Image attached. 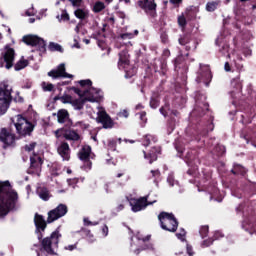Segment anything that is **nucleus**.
Returning a JSON list of instances; mask_svg holds the SVG:
<instances>
[{
  "label": "nucleus",
  "mask_w": 256,
  "mask_h": 256,
  "mask_svg": "<svg viewBox=\"0 0 256 256\" xmlns=\"http://www.w3.org/2000/svg\"><path fill=\"white\" fill-rule=\"evenodd\" d=\"M19 194L13 190L9 180L0 181V217H5L10 211H17Z\"/></svg>",
  "instance_id": "1"
},
{
  "label": "nucleus",
  "mask_w": 256,
  "mask_h": 256,
  "mask_svg": "<svg viewBox=\"0 0 256 256\" xmlns=\"http://www.w3.org/2000/svg\"><path fill=\"white\" fill-rule=\"evenodd\" d=\"M236 213H242L241 229L253 235L256 233V212L251 202L246 201L236 207Z\"/></svg>",
  "instance_id": "2"
},
{
  "label": "nucleus",
  "mask_w": 256,
  "mask_h": 256,
  "mask_svg": "<svg viewBox=\"0 0 256 256\" xmlns=\"http://www.w3.org/2000/svg\"><path fill=\"white\" fill-rule=\"evenodd\" d=\"M158 220L160 222L161 229L169 231V233H175L179 228V221H177V218H175L173 213L160 212Z\"/></svg>",
  "instance_id": "3"
},
{
  "label": "nucleus",
  "mask_w": 256,
  "mask_h": 256,
  "mask_svg": "<svg viewBox=\"0 0 256 256\" xmlns=\"http://www.w3.org/2000/svg\"><path fill=\"white\" fill-rule=\"evenodd\" d=\"M16 132L20 137H31L33 131H35L36 123L29 121V119L18 115L17 122L14 124Z\"/></svg>",
  "instance_id": "4"
},
{
  "label": "nucleus",
  "mask_w": 256,
  "mask_h": 256,
  "mask_svg": "<svg viewBox=\"0 0 256 256\" xmlns=\"http://www.w3.org/2000/svg\"><path fill=\"white\" fill-rule=\"evenodd\" d=\"M23 43L28 45L29 47H38V51L40 53H47V42L37 35L28 34L23 36L22 38Z\"/></svg>",
  "instance_id": "5"
},
{
  "label": "nucleus",
  "mask_w": 256,
  "mask_h": 256,
  "mask_svg": "<svg viewBox=\"0 0 256 256\" xmlns=\"http://www.w3.org/2000/svg\"><path fill=\"white\" fill-rule=\"evenodd\" d=\"M11 101H13V97L11 96V90L4 86V88H0V115H5L11 105Z\"/></svg>",
  "instance_id": "6"
},
{
  "label": "nucleus",
  "mask_w": 256,
  "mask_h": 256,
  "mask_svg": "<svg viewBox=\"0 0 256 256\" xmlns=\"http://www.w3.org/2000/svg\"><path fill=\"white\" fill-rule=\"evenodd\" d=\"M59 237H61V234H59V231H54L50 235V237H46L42 239L41 245L42 249L48 253V255H55V251L53 250V243H59Z\"/></svg>",
  "instance_id": "7"
},
{
  "label": "nucleus",
  "mask_w": 256,
  "mask_h": 256,
  "mask_svg": "<svg viewBox=\"0 0 256 256\" xmlns=\"http://www.w3.org/2000/svg\"><path fill=\"white\" fill-rule=\"evenodd\" d=\"M137 5L148 17H157V3L155 0H138Z\"/></svg>",
  "instance_id": "8"
},
{
  "label": "nucleus",
  "mask_w": 256,
  "mask_h": 256,
  "mask_svg": "<svg viewBox=\"0 0 256 256\" xmlns=\"http://www.w3.org/2000/svg\"><path fill=\"white\" fill-rule=\"evenodd\" d=\"M6 51L2 53V57L0 59L1 67H5V69H11L15 63V49L6 46Z\"/></svg>",
  "instance_id": "9"
},
{
  "label": "nucleus",
  "mask_w": 256,
  "mask_h": 256,
  "mask_svg": "<svg viewBox=\"0 0 256 256\" xmlns=\"http://www.w3.org/2000/svg\"><path fill=\"white\" fill-rule=\"evenodd\" d=\"M69 211V208L65 204H59L56 208L48 212L47 223H53L61 217H65Z\"/></svg>",
  "instance_id": "10"
},
{
  "label": "nucleus",
  "mask_w": 256,
  "mask_h": 256,
  "mask_svg": "<svg viewBox=\"0 0 256 256\" xmlns=\"http://www.w3.org/2000/svg\"><path fill=\"white\" fill-rule=\"evenodd\" d=\"M185 161L187 165L191 167L186 172L187 175H189L190 177H195L197 175V171H199V167L197 166V163H199V158L197 157V155H195V153H193V151H191L187 152L185 156Z\"/></svg>",
  "instance_id": "11"
},
{
  "label": "nucleus",
  "mask_w": 256,
  "mask_h": 256,
  "mask_svg": "<svg viewBox=\"0 0 256 256\" xmlns=\"http://www.w3.org/2000/svg\"><path fill=\"white\" fill-rule=\"evenodd\" d=\"M55 135L57 139L59 137H63L66 139V141H80L81 135H79V132L76 130H73L71 128H61L55 131Z\"/></svg>",
  "instance_id": "12"
},
{
  "label": "nucleus",
  "mask_w": 256,
  "mask_h": 256,
  "mask_svg": "<svg viewBox=\"0 0 256 256\" xmlns=\"http://www.w3.org/2000/svg\"><path fill=\"white\" fill-rule=\"evenodd\" d=\"M127 201H129L130 207H132L133 213H139V211H143V209H147L149 205H153V202L147 201V197H140L138 199L127 197Z\"/></svg>",
  "instance_id": "13"
},
{
  "label": "nucleus",
  "mask_w": 256,
  "mask_h": 256,
  "mask_svg": "<svg viewBox=\"0 0 256 256\" xmlns=\"http://www.w3.org/2000/svg\"><path fill=\"white\" fill-rule=\"evenodd\" d=\"M0 141L4 144V149L15 147V134L7 128H2L0 131Z\"/></svg>",
  "instance_id": "14"
},
{
  "label": "nucleus",
  "mask_w": 256,
  "mask_h": 256,
  "mask_svg": "<svg viewBox=\"0 0 256 256\" xmlns=\"http://www.w3.org/2000/svg\"><path fill=\"white\" fill-rule=\"evenodd\" d=\"M197 79L205 85H209L211 83V79H213V74L211 73V68L209 65L200 64V69L198 71V77Z\"/></svg>",
  "instance_id": "15"
},
{
  "label": "nucleus",
  "mask_w": 256,
  "mask_h": 256,
  "mask_svg": "<svg viewBox=\"0 0 256 256\" xmlns=\"http://www.w3.org/2000/svg\"><path fill=\"white\" fill-rule=\"evenodd\" d=\"M48 77H52V79H59L60 77H64L66 79H73V74L67 73L65 63H61L57 66V69H53L48 72Z\"/></svg>",
  "instance_id": "16"
},
{
  "label": "nucleus",
  "mask_w": 256,
  "mask_h": 256,
  "mask_svg": "<svg viewBox=\"0 0 256 256\" xmlns=\"http://www.w3.org/2000/svg\"><path fill=\"white\" fill-rule=\"evenodd\" d=\"M43 158L35 152L30 156V168L28 173H39L43 167Z\"/></svg>",
  "instance_id": "17"
},
{
  "label": "nucleus",
  "mask_w": 256,
  "mask_h": 256,
  "mask_svg": "<svg viewBox=\"0 0 256 256\" xmlns=\"http://www.w3.org/2000/svg\"><path fill=\"white\" fill-rule=\"evenodd\" d=\"M97 123H101L103 129H113L115 122L106 111H99L96 118Z\"/></svg>",
  "instance_id": "18"
},
{
  "label": "nucleus",
  "mask_w": 256,
  "mask_h": 256,
  "mask_svg": "<svg viewBox=\"0 0 256 256\" xmlns=\"http://www.w3.org/2000/svg\"><path fill=\"white\" fill-rule=\"evenodd\" d=\"M87 101H89V103H95L97 102V98H95V96H85L83 98H78L74 100L72 99V102L70 105H72V107H74L76 111H82Z\"/></svg>",
  "instance_id": "19"
},
{
  "label": "nucleus",
  "mask_w": 256,
  "mask_h": 256,
  "mask_svg": "<svg viewBox=\"0 0 256 256\" xmlns=\"http://www.w3.org/2000/svg\"><path fill=\"white\" fill-rule=\"evenodd\" d=\"M161 146H153L148 152L143 151L144 159L148 161L150 165L157 161L159 155H161Z\"/></svg>",
  "instance_id": "20"
},
{
  "label": "nucleus",
  "mask_w": 256,
  "mask_h": 256,
  "mask_svg": "<svg viewBox=\"0 0 256 256\" xmlns=\"http://www.w3.org/2000/svg\"><path fill=\"white\" fill-rule=\"evenodd\" d=\"M256 133V125L252 124L250 126H246L242 129L240 133V137L246 141V143H251L255 137Z\"/></svg>",
  "instance_id": "21"
},
{
  "label": "nucleus",
  "mask_w": 256,
  "mask_h": 256,
  "mask_svg": "<svg viewBox=\"0 0 256 256\" xmlns=\"http://www.w3.org/2000/svg\"><path fill=\"white\" fill-rule=\"evenodd\" d=\"M57 153L62 157L63 161H69L71 159V148L69 143L62 141L57 147Z\"/></svg>",
  "instance_id": "22"
},
{
  "label": "nucleus",
  "mask_w": 256,
  "mask_h": 256,
  "mask_svg": "<svg viewBox=\"0 0 256 256\" xmlns=\"http://www.w3.org/2000/svg\"><path fill=\"white\" fill-rule=\"evenodd\" d=\"M47 223L49 222L45 221L43 215L36 213L34 216V224L36 227L35 233H41V231H45V229H47Z\"/></svg>",
  "instance_id": "23"
},
{
  "label": "nucleus",
  "mask_w": 256,
  "mask_h": 256,
  "mask_svg": "<svg viewBox=\"0 0 256 256\" xmlns=\"http://www.w3.org/2000/svg\"><path fill=\"white\" fill-rule=\"evenodd\" d=\"M36 194L42 199V201H49L51 197H53L49 191V188L45 186H38L36 188Z\"/></svg>",
  "instance_id": "24"
},
{
  "label": "nucleus",
  "mask_w": 256,
  "mask_h": 256,
  "mask_svg": "<svg viewBox=\"0 0 256 256\" xmlns=\"http://www.w3.org/2000/svg\"><path fill=\"white\" fill-rule=\"evenodd\" d=\"M129 52L127 50H122L119 53V61H118V68L122 69L125 68L127 65H129Z\"/></svg>",
  "instance_id": "25"
},
{
  "label": "nucleus",
  "mask_w": 256,
  "mask_h": 256,
  "mask_svg": "<svg viewBox=\"0 0 256 256\" xmlns=\"http://www.w3.org/2000/svg\"><path fill=\"white\" fill-rule=\"evenodd\" d=\"M70 115H69V111H67V109H60L57 112V121L60 124L63 123H67V121H69V123H73L71 122V119H69Z\"/></svg>",
  "instance_id": "26"
},
{
  "label": "nucleus",
  "mask_w": 256,
  "mask_h": 256,
  "mask_svg": "<svg viewBox=\"0 0 256 256\" xmlns=\"http://www.w3.org/2000/svg\"><path fill=\"white\" fill-rule=\"evenodd\" d=\"M178 42L179 45L185 46V51H191V46H189V43H191V34L184 33L180 35Z\"/></svg>",
  "instance_id": "27"
},
{
  "label": "nucleus",
  "mask_w": 256,
  "mask_h": 256,
  "mask_svg": "<svg viewBox=\"0 0 256 256\" xmlns=\"http://www.w3.org/2000/svg\"><path fill=\"white\" fill-rule=\"evenodd\" d=\"M78 157L80 161H87L88 159H91V146H83L78 153Z\"/></svg>",
  "instance_id": "28"
},
{
  "label": "nucleus",
  "mask_w": 256,
  "mask_h": 256,
  "mask_svg": "<svg viewBox=\"0 0 256 256\" xmlns=\"http://www.w3.org/2000/svg\"><path fill=\"white\" fill-rule=\"evenodd\" d=\"M124 69L125 71V79H132V77H135L137 75V67L128 64L127 66H125V68H121Z\"/></svg>",
  "instance_id": "29"
},
{
  "label": "nucleus",
  "mask_w": 256,
  "mask_h": 256,
  "mask_svg": "<svg viewBox=\"0 0 256 256\" xmlns=\"http://www.w3.org/2000/svg\"><path fill=\"white\" fill-rule=\"evenodd\" d=\"M157 141H159L157 136L151 135V134H146L142 138V145L144 147H149V145H151V143H157Z\"/></svg>",
  "instance_id": "30"
},
{
  "label": "nucleus",
  "mask_w": 256,
  "mask_h": 256,
  "mask_svg": "<svg viewBox=\"0 0 256 256\" xmlns=\"http://www.w3.org/2000/svg\"><path fill=\"white\" fill-rule=\"evenodd\" d=\"M74 15H75L76 19H80V21H85V19L89 18V11H87L86 9H83V8H77L74 11Z\"/></svg>",
  "instance_id": "31"
},
{
  "label": "nucleus",
  "mask_w": 256,
  "mask_h": 256,
  "mask_svg": "<svg viewBox=\"0 0 256 256\" xmlns=\"http://www.w3.org/2000/svg\"><path fill=\"white\" fill-rule=\"evenodd\" d=\"M231 173L233 175H241L242 177H245V175H247V169H245V167L242 165L235 164L231 169Z\"/></svg>",
  "instance_id": "32"
},
{
  "label": "nucleus",
  "mask_w": 256,
  "mask_h": 256,
  "mask_svg": "<svg viewBox=\"0 0 256 256\" xmlns=\"http://www.w3.org/2000/svg\"><path fill=\"white\" fill-rule=\"evenodd\" d=\"M69 91H74V93L76 95H79V97L81 99H83V97H91V90H84L83 92L81 91V89L75 87V86H72L69 88Z\"/></svg>",
  "instance_id": "33"
},
{
  "label": "nucleus",
  "mask_w": 256,
  "mask_h": 256,
  "mask_svg": "<svg viewBox=\"0 0 256 256\" xmlns=\"http://www.w3.org/2000/svg\"><path fill=\"white\" fill-rule=\"evenodd\" d=\"M159 105H161V97L159 96V94L154 93L150 97V107H151V109H157V107H159Z\"/></svg>",
  "instance_id": "34"
},
{
  "label": "nucleus",
  "mask_w": 256,
  "mask_h": 256,
  "mask_svg": "<svg viewBox=\"0 0 256 256\" xmlns=\"http://www.w3.org/2000/svg\"><path fill=\"white\" fill-rule=\"evenodd\" d=\"M80 87H88L86 90L90 91V95H93L91 94V91H95V93H97V90H95V88H93V82L89 79H86V80H80L78 81Z\"/></svg>",
  "instance_id": "35"
},
{
  "label": "nucleus",
  "mask_w": 256,
  "mask_h": 256,
  "mask_svg": "<svg viewBox=\"0 0 256 256\" xmlns=\"http://www.w3.org/2000/svg\"><path fill=\"white\" fill-rule=\"evenodd\" d=\"M177 23L181 30L185 31V29L187 28V18H185V14H181L180 16H178Z\"/></svg>",
  "instance_id": "36"
},
{
  "label": "nucleus",
  "mask_w": 256,
  "mask_h": 256,
  "mask_svg": "<svg viewBox=\"0 0 256 256\" xmlns=\"http://www.w3.org/2000/svg\"><path fill=\"white\" fill-rule=\"evenodd\" d=\"M27 65H29V61L25 59H21L14 65V69L15 71H21V69H25Z\"/></svg>",
  "instance_id": "37"
},
{
  "label": "nucleus",
  "mask_w": 256,
  "mask_h": 256,
  "mask_svg": "<svg viewBox=\"0 0 256 256\" xmlns=\"http://www.w3.org/2000/svg\"><path fill=\"white\" fill-rule=\"evenodd\" d=\"M117 141L121 143V138H118V139L112 138L108 140V149L110 151H117Z\"/></svg>",
  "instance_id": "38"
},
{
  "label": "nucleus",
  "mask_w": 256,
  "mask_h": 256,
  "mask_svg": "<svg viewBox=\"0 0 256 256\" xmlns=\"http://www.w3.org/2000/svg\"><path fill=\"white\" fill-rule=\"evenodd\" d=\"M48 49L51 52L58 51L59 53H63V47L55 42H50L48 45Z\"/></svg>",
  "instance_id": "39"
},
{
  "label": "nucleus",
  "mask_w": 256,
  "mask_h": 256,
  "mask_svg": "<svg viewBox=\"0 0 256 256\" xmlns=\"http://www.w3.org/2000/svg\"><path fill=\"white\" fill-rule=\"evenodd\" d=\"M167 111H171V104L169 103V101L165 100L164 105L160 108V113L161 115H163V117H167Z\"/></svg>",
  "instance_id": "40"
},
{
  "label": "nucleus",
  "mask_w": 256,
  "mask_h": 256,
  "mask_svg": "<svg viewBox=\"0 0 256 256\" xmlns=\"http://www.w3.org/2000/svg\"><path fill=\"white\" fill-rule=\"evenodd\" d=\"M231 87H233L234 89H241L243 87L240 76H237L236 78L231 80Z\"/></svg>",
  "instance_id": "41"
},
{
  "label": "nucleus",
  "mask_w": 256,
  "mask_h": 256,
  "mask_svg": "<svg viewBox=\"0 0 256 256\" xmlns=\"http://www.w3.org/2000/svg\"><path fill=\"white\" fill-rule=\"evenodd\" d=\"M103 9H105V3L101 2V1L96 2L93 6L94 13H101V11H103Z\"/></svg>",
  "instance_id": "42"
},
{
  "label": "nucleus",
  "mask_w": 256,
  "mask_h": 256,
  "mask_svg": "<svg viewBox=\"0 0 256 256\" xmlns=\"http://www.w3.org/2000/svg\"><path fill=\"white\" fill-rule=\"evenodd\" d=\"M217 7H219V3H217V2H208L206 4V11H208L209 13H213V11H215L217 9Z\"/></svg>",
  "instance_id": "43"
},
{
  "label": "nucleus",
  "mask_w": 256,
  "mask_h": 256,
  "mask_svg": "<svg viewBox=\"0 0 256 256\" xmlns=\"http://www.w3.org/2000/svg\"><path fill=\"white\" fill-rule=\"evenodd\" d=\"M199 234H200V237H202V239H205V237L209 235V225L201 226L199 230Z\"/></svg>",
  "instance_id": "44"
},
{
  "label": "nucleus",
  "mask_w": 256,
  "mask_h": 256,
  "mask_svg": "<svg viewBox=\"0 0 256 256\" xmlns=\"http://www.w3.org/2000/svg\"><path fill=\"white\" fill-rule=\"evenodd\" d=\"M152 177L154 178V183H159L161 179V171L159 170H151Z\"/></svg>",
  "instance_id": "45"
},
{
  "label": "nucleus",
  "mask_w": 256,
  "mask_h": 256,
  "mask_svg": "<svg viewBox=\"0 0 256 256\" xmlns=\"http://www.w3.org/2000/svg\"><path fill=\"white\" fill-rule=\"evenodd\" d=\"M61 103H64V104H70L71 105V103H72V101H73V97L71 96V95H63V96H61Z\"/></svg>",
  "instance_id": "46"
},
{
  "label": "nucleus",
  "mask_w": 256,
  "mask_h": 256,
  "mask_svg": "<svg viewBox=\"0 0 256 256\" xmlns=\"http://www.w3.org/2000/svg\"><path fill=\"white\" fill-rule=\"evenodd\" d=\"M160 39H161V43H163L164 45H167V43H169V35H167V32L162 31L160 33Z\"/></svg>",
  "instance_id": "47"
},
{
  "label": "nucleus",
  "mask_w": 256,
  "mask_h": 256,
  "mask_svg": "<svg viewBox=\"0 0 256 256\" xmlns=\"http://www.w3.org/2000/svg\"><path fill=\"white\" fill-rule=\"evenodd\" d=\"M35 147H37V142H31L30 144H26L24 146V150L31 153V151L35 150Z\"/></svg>",
  "instance_id": "48"
},
{
  "label": "nucleus",
  "mask_w": 256,
  "mask_h": 256,
  "mask_svg": "<svg viewBox=\"0 0 256 256\" xmlns=\"http://www.w3.org/2000/svg\"><path fill=\"white\" fill-rule=\"evenodd\" d=\"M84 163V169L85 171H91L92 167H93V162H91V158H89L88 160H82Z\"/></svg>",
  "instance_id": "49"
},
{
  "label": "nucleus",
  "mask_w": 256,
  "mask_h": 256,
  "mask_svg": "<svg viewBox=\"0 0 256 256\" xmlns=\"http://www.w3.org/2000/svg\"><path fill=\"white\" fill-rule=\"evenodd\" d=\"M42 88L43 91H53V89H55V86L51 83L42 82Z\"/></svg>",
  "instance_id": "50"
},
{
  "label": "nucleus",
  "mask_w": 256,
  "mask_h": 256,
  "mask_svg": "<svg viewBox=\"0 0 256 256\" xmlns=\"http://www.w3.org/2000/svg\"><path fill=\"white\" fill-rule=\"evenodd\" d=\"M187 235V232L185 231V229L181 228L180 232L176 233V237L177 239H179L180 241H185V236Z\"/></svg>",
  "instance_id": "51"
},
{
  "label": "nucleus",
  "mask_w": 256,
  "mask_h": 256,
  "mask_svg": "<svg viewBox=\"0 0 256 256\" xmlns=\"http://www.w3.org/2000/svg\"><path fill=\"white\" fill-rule=\"evenodd\" d=\"M72 7L76 8V9H79V7H81V4L83 3L82 0H68Z\"/></svg>",
  "instance_id": "52"
},
{
  "label": "nucleus",
  "mask_w": 256,
  "mask_h": 256,
  "mask_svg": "<svg viewBox=\"0 0 256 256\" xmlns=\"http://www.w3.org/2000/svg\"><path fill=\"white\" fill-rule=\"evenodd\" d=\"M213 241H215V239H213V238H208V239L204 240L202 242V247H211V245H213Z\"/></svg>",
  "instance_id": "53"
},
{
  "label": "nucleus",
  "mask_w": 256,
  "mask_h": 256,
  "mask_svg": "<svg viewBox=\"0 0 256 256\" xmlns=\"http://www.w3.org/2000/svg\"><path fill=\"white\" fill-rule=\"evenodd\" d=\"M139 116L142 123H147V112L142 111L139 113Z\"/></svg>",
  "instance_id": "54"
},
{
  "label": "nucleus",
  "mask_w": 256,
  "mask_h": 256,
  "mask_svg": "<svg viewBox=\"0 0 256 256\" xmlns=\"http://www.w3.org/2000/svg\"><path fill=\"white\" fill-rule=\"evenodd\" d=\"M75 126L76 127H81V129H88L89 128V125L85 124V122H83V121L76 122Z\"/></svg>",
  "instance_id": "55"
},
{
  "label": "nucleus",
  "mask_w": 256,
  "mask_h": 256,
  "mask_svg": "<svg viewBox=\"0 0 256 256\" xmlns=\"http://www.w3.org/2000/svg\"><path fill=\"white\" fill-rule=\"evenodd\" d=\"M180 63H183V57L178 56V57L174 60V67H175V69H177V67H179Z\"/></svg>",
  "instance_id": "56"
},
{
  "label": "nucleus",
  "mask_w": 256,
  "mask_h": 256,
  "mask_svg": "<svg viewBox=\"0 0 256 256\" xmlns=\"http://www.w3.org/2000/svg\"><path fill=\"white\" fill-rule=\"evenodd\" d=\"M61 19H62V21H69V19H70L69 13H67L66 10L62 11Z\"/></svg>",
  "instance_id": "57"
},
{
  "label": "nucleus",
  "mask_w": 256,
  "mask_h": 256,
  "mask_svg": "<svg viewBox=\"0 0 256 256\" xmlns=\"http://www.w3.org/2000/svg\"><path fill=\"white\" fill-rule=\"evenodd\" d=\"M223 237V233H221L220 231H216L213 235V239L214 241H217V239H221Z\"/></svg>",
  "instance_id": "58"
},
{
  "label": "nucleus",
  "mask_w": 256,
  "mask_h": 256,
  "mask_svg": "<svg viewBox=\"0 0 256 256\" xmlns=\"http://www.w3.org/2000/svg\"><path fill=\"white\" fill-rule=\"evenodd\" d=\"M106 20L110 25H115V16L111 15L110 17H107Z\"/></svg>",
  "instance_id": "59"
},
{
  "label": "nucleus",
  "mask_w": 256,
  "mask_h": 256,
  "mask_svg": "<svg viewBox=\"0 0 256 256\" xmlns=\"http://www.w3.org/2000/svg\"><path fill=\"white\" fill-rule=\"evenodd\" d=\"M121 39H133V34L131 33L121 34Z\"/></svg>",
  "instance_id": "60"
},
{
  "label": "nucleus",
  "mask_w": 256,
  "mask_h": 256,
  "mask_svg": "<svg viewBox=\"0 0 256 256\" xmlns=\"http://www.w3.org/2000/svg\"><path fill=\"white\" fill-rule=\"evenodd\" d=\"M186 250L189 256H193V246L187 244Z\"/></svg>",
  "instance_id": "61"
},
{
  "label": "nucleus",
  "mask_w": 256,
  "mask_h": 256,
  "mask_svg": "<svg viewBox=\"0 0 256 256\" xmlns=\"http://www.w3.org/2000/svg\"><path fill=\"white\" fill-rule=\"evenodd\" d=\"M17 95H18V96H16V97L14 98V101H15L16 103H23V101H25V100L23 99L22 96H19V92H17Z\"/></svg>",
  "instance_id": "62"
},
{
  "label": "nucleus",
  "mask_w": 256,
  "mask_h": 256,
  "mask_svg": "<svg viewBox=\"0 0 256 256\" xmlns=\"http://www.w3.org/2000/svg\"><path fill=\"white\" fill-rule=\"evenodd\" d=\"M65 249H67L68 251H75V249H77V243L68 245L67 247H65Z\"/></svg>",
  "instance_id": "63"
},
{
  "label": "nucleus",
  "mask_w": 256,
  "mask_h": 256,
  "mask_svg": "<svg viewBox=\"0 0 256 256\" xmlns=\"http://www.w3.org/2000/svg\"><path fill=\"white\" fill-rule=\"evenodd\" d=\"M120 117H125V119H127V117H129V111L123 110L120 112Z\"/></svg>",
  "instance_id": "64"
}]
</instances>
